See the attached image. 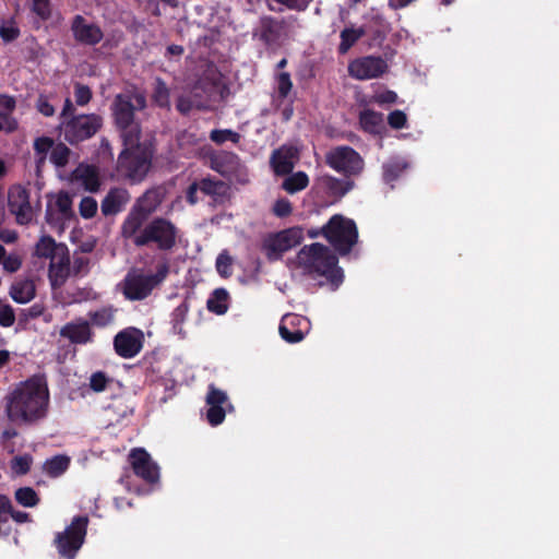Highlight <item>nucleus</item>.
I'll return each mask as SVG.
<instances>
[{"label":"nucleus","instance_id":"f257e3e1","mask_svg":"<svg viewBox=\"0 0 559 559\" xmlns=\"http://www.w3.org/2000/svg\"><path fill=\"white\" fill-rule=\"evenodd\" d=\"M145 106L146 99L141 93L119 94L112 104L115 121L121 130L124 144L118 163L121 168H126L131 177H138L148 169L147 157L138 155L140 128L134 121V110L144 109Z\"/></svg>","mask_w":559,"mask_h":559},{"label":"nucleus","instance_id":"f03ea898","mask_svg":"<svg viewBox=\"0 0 559 559\" xmlns=\"http://www.w3.org/2000/svg\"><path fill=\"white\" fill-rule=\"evenodd\" d=\"M49 391L40 378H31L19 383L5 396V413L10 421L32 425L47 416Z\"/></svg>","mask_w":559,"mask_h":559},{"label":"nucleus","instance_id":"7ed1b4c3","mask_svg":"<svg viewBox=\"0 0 559 559\" xmlns=\"http://www.w3.org/2000/svg\"><path fill=\"white\" fill-rule=\"evenodd\" d=\"M295 263L302 274L325 277L334 289L343 282V272L337 266V258L321 243L305 246L298 252Z\"/></svg>","mask_w":559,"mask_h":559},{"label":"nucleus","instance_id":"20e7f679","mask_svg":"<svg viewBox=\"0 0 559 559\" xmlns=\"http://www.w3.org/2000/svg\"><path fill=\"white\" fill-rule=\"evenodd\" d=\"M224 90L219 72L215 67H209L192 87L191 97L181 96L178 99L177 108L182 114H187L193 107L205 108L210 103L222 99Z\"/></svg>","mask_w":559,"mask_h":559},{"label":"nucleus","instance_id":"39448f33","mask_svg":"<svg viewBox=\"0 0 559 559\" xmlns=\"http://www.w3.org/2000/svg\"><path fill=\"white\" fill-rule=\"evenodd\" d=\"M168 266L163 264L157 272L146 273L143 270H131L123 281V294L130 300H142L158 286L167 276Z\"/></svg>","mask_w":559,"mask_h":559},{"label":"nucleus","instance_id":"423d86ee","mask_svg":"<svg viewBox=\"0 0 559 559\" xmlns=\"http://www.w3.org/2000/svg\"><path fill=\"white\" fill-rule=\"evenodd\" d=\"M322 235L340 253H347L356 243L358 233L354 221L336 214L322 227Z\"/></svg>","mask_w":559,"mask_h":559},{"label":"nucleus","instance_id":"0eeeda50","mask_svg":"<svg viewBox=\"0 0 559 559\" xmlns=\"http://www.w3.org/2000/svg\"><path fill=\"white\" fill-rule=\"evenodd\" d=\"M177 228L165 218H154L141 231L135 246L155 243L160 250L171 249L176 243Z\"/></svg>","mask_w":559,"mask_h":559},{"label":"nucleus","instance_id":"6e6552de","mask_svg":"<svg viewBox=\"0 0 559 559\" xmlns=\"http://www.w3.org/2000/svg\"><path fill=\"white\" fill-rule=\"evenodd\" d=\"M87 524V516H76L62 533L57 534L56 544L62 557L74 559L84 543Z\"/></svg>","mask_w":559,"mask_h":559},{"label":"nucleus","instance_id":"1a4fd4ad","mask_svg":"<svg viewBox=\"0 0 559 559\" xmlns=\"http://www.w3.org/2000/svg\"><path fill=\"white\" fill-rule=\"evenodd\" d=\"M102 126L98 115H78L62 122L64 139L70 143H76L91 138Z\"/></svg>","mask_w":559,"mask_h":559},{"label":"nucleus","instance_id":"9d476101","mask_svg":"<svg viewBox=\"0 0 559 559\" xmlns=\"http://www.w3.org/2000/svg\"><path fill=\"white\" fill-rule=\"evenodd\" d=\"M326 162L333 169L345 175H357L364 168L360 155L348 146H338L330 151Z\"/></svg>","mask_w":559,"mask_h":559},{"label":"nucleus","instance_id":"9b49d317","mask_svg":"<svg viewBox=\"0 0 559 559\" xmlns=\"http://www.w3.org/2000/svg\"><path fill=\"white\" fill-rule=\"evenodd\" d=\"M9 211L20 225L29 224L35 217L36 210L29 201V194L22 186H14L9 190Z\"/></svg>","mask_w":559,"mask_h":559},{"label":"nucleus","instance_id":"f8f14e48","mask_svg":"<svg viewBox=\"0 0 559 559\" xmlns=\"http://www.w3.org/2000/svg\"><path fill=\"white\" fill-rule=\"evenodd\" d=\"M388 70V63L380 57L367 56L349 62L348 73L356 80H371L379 78Z\"/></svg>","mask_w":559,"mask_h":559},{"label":"nucleus","instance_id":"ddd939ff","mask_svg":"<svg viewBox=\"0 0 559 559\" xmlns=\"http://www.w3.org/2000/svg\"><path fill=\"white\" fill-rule=\"evenodd\" d=\"M206 405V418L212 426L221 425L224 421L227 412H231L234 409L226 392L217 389L214 384L209 385Z\"/></svg>","mask_w":559,"mask_h":559},{"label":"nucleus","instance_id":"4468645a","mask_svg":"<svg viewBox=\"0 0 559 559\" xmlns=\"http://www.w3.org/2000/svg\"><path fill=\"white\" fill-rule=\"evenodd\" d=\"M304 239L301 227H292L277 233L266 242L267 255L270 259H277L283 252L299 245Z\"/></svg>","mask_w":559,"mask_h":559},{"label":"nucleus","instance_id":"2eb2a0df","mask_svg":"<svg viewBox=\"0 0 559 559\" xmlns=\"http://www.w3.org/2000/svg\"><path fill=\"white\" fill-rule=\"evenodd\" d=\"M143 332L135 328H128L119 332L114 341L115 349L120 357L132 358L143 346Z\"/></svg>","mask_w":559,"mask_h":559},{"label":"nucleus","instance_id":"dca6fc26","mask_svg":"<svg viewBox=\"0 0 559 559\" xmlns=\"http://www.w3.org/2000/svg\"><path fill=\"white\" fill-rule=\"evenodd\" d=\"M280 334L288 343H297L310 331V322L299 314H285L280 324Z\"/></svg>","mask_w":559,"mask_h":559},{"label":"nucleus","instance_id":"f3484780","mask_svg":"<svg viewBox=\"0 0 559 559\" xmlns=\"http://www.w3.org/2000/svg\"><path fill=\"white\" fill-rule=\"evenodd\" d=\"M129 457L132 468L138 476L148 483H154L158 479V467L145 450L134 449L131 451Z\"/></svg>","mask_w":559,"mask_h":559},{"label":"nucleus","instance_id":"a211bd4d","mask_svg":"<svg viewBox=\"0 0 559 559\" xmlns=\"http://www.w3.org/2000/svg\"><path fill=\"white\" fill-rule=\"evenodd\" d=\"M70 275V253L57 252L55 260L49 262L48 277L53 288L61 287Z\"/></svg>","mask_w":559,"mask_h":559},{"label":"nucleus","instance_id":"6ab92c4d","mask_svg":"<svg viewBox=\"0 0 559 559\" xmlns=\"http://www.w3.org/2000/svg\"><path fill=\"white\" fill-rule=\"evenodd\" d=\"M72 32L74 38L86 45H95L103 38L100 28L92 23H87L81 15H76L72 22Z\"/></svg>","mask_w":559,"mask_h":559},{"label":"nucleus","instance_id":"aec40b11","mask_svg":"<svg viewBox=\"0 0 559 559\" xmlns=\"http://www.w3.org/2000/svg\"><path fill=\"white\" fill-rule=\"evenodd\" d=\"M60 335L73 344H86L92 340L90 324L83 319L63 325L60 330Z\"/></svg>","mask_w":559,"mask_h":559},{"label":"nucleus","instance_id":"412c9836","mask_svg":"<svg viewBox=\"0 0 559 559\" xmlns=\"http://www.w3.org/2000/svg\"><path fill=\"white\" fill-rule=\"evenodd\" d=\"M298 158V150L294 146H282L276 150L271 158L273 168L276 174H288Z\"/></svg>","mask_w":559,"mask_h":559},{"label":"nucleus","instance_id":"4be33fe9","mask_svg":"<svg viewBox=\"0 0 559 559\" xmlns=\"http://www.w3.org/2000/svg\"><path fill=\"white\" fill-rule=\"evenodd\" d=\"M72 181L85 190L95 192L99 188L97 169L90 165H79L72 174Z\"/></svg>","mask_w":559,"mask_h":559},{"label":"nucleus","instance_id":"5701e85b","mask_svg":"<svg viewBox=\"0 0 559 559\" xmlns=\"http://www.w3.org/2000/svg\"><path fill=\"white\" fill-rule=\"evenodd\" d=\"M130 200L127 190L116 188L111 189L102 202V212L104 215H115L123 210Z\"/></svg>","mask_w":559,"mask_h":559},{"label":"nucleus","instance_id":"b1692460","mask_svg":"<svg viewBox=\"0 0 559 559\" xmlns=\"http://www.w3.org/2000/svg\"><path fill=\"white\" fill-rule=\"evenodd\" d=\"M146 219L147 216L133 206L122 224V236L127 239H131L135 245V240L141 235L142 226Z\"/></svg>","mask_w":559,"mask_h":559},{"label":"nucleus","instance_id":"393cba45","mask_svg":"<svg viewBox=\"0 0 559 559\" xmlns=\"http://www.w3.org/2000/svg\"><path fill=\"white\" fill-rule=\"evenodd\" d=\"M68 248L63 243H57L49 236H41L35 246V255L51 262L55 260L57 252H64Z\"/></svg>","mask_w":559,"mask_h":559},{"label":"nucleus","instance_id":"a878e982","mask_svg":"<svg viewBox=\"0 0 559 559\" xmlns=\"http://www.w3.org/2000/svg\"><path fill=\"white\" fill-rule=\"evenodd\" d=\"M12 299L19 304H27L35 296V285L29 280L15 282L10 289Z\"/></svg>","mask_w":559,"mask_h":559},{"label":"nucleus","instance_id":"bb28decb","mask_svg":"<svg viewBox=\"0 0 559 559\" xmlns=\"http://www.w3.org/2000/svg\"><path fill=\"white\" fill-rule=\"evenodd\" d=\"M212 168L224 176H229L239 165L238 157L231 153H222L211 160Z\"/></svg>","mask_w":559,"mask_h":559},{"label":"nucleus","instance_id":"cd10ccee","mask_svg":"<svg viewBox=\"0 0 559 559\" xmlns=\"http://www.w3.org/2000/svg\"><path fill=\"white\" fill-rule=\"evenodd\" d=\"M360 126L369 133H379L383 128V115L370 109L361 111L359 117Z\"/></svg>","mask_w":559,"mask_h":559},{"label":"nucleus","instance_id":"c85d7f7f","mask_svg":"<svg viewBox=\"0 0 559 559\" xmlns=\"http://www.w3.org/2000/svg\"><path fill=\"white\" fill-rule=\"evenodd\" d=\"M320 183L325 188L330 194L342 197L353 188V182L349 180H340L331 176H323L320 178Z\"/></svg>","mask_w":559,"mask_h":559},{"label":"nucleus","instance_id":"c756f323","mask_svg":"<svg viewBox=\"0 0 559 559\" xmlns=\"http://www.w3.org/2000/svg\"><path fill=\"white\" fill-rule=\"evenodd\" d=\"M159 203V194L156 191H148L138 200L134 207L148 217L153 212L156 211Z\"/></svg>","mask_w":559,"mask_h":559},{"label":"nucleus","instance_id":"7c9ffc66","mask_svg":"<svg viewBox=\"0 0 559 559\" xmlns=\"http://www.w3.org/2000/svg\"><path fill=\"white\" fill-rule=\"evenodd\" d=\"M308 183H309V178L306 175V173L297 171V173L288 176L283 181L282 187L286 192L294 194L298 191L304 190L308 186Z\"/></svg>","mask_w":559,"mask_h":559},{"label":"nucleus","instance_id":"2f4dec72","mask_svg":"<svg viewBox=\"0 0 559 559\" xmlns=\"http://www.w3.org/2000/svg\"><path fill=\"white\" fill-rule=\"evenodd\" d=\"M365 35V31L362 28H345L341 33V44L338 46V51L341 53H346L352 46L362 36Z\"/></svg>","mask_w":559,"mask_h":559},{"label":"nucleus","instance_id":"473e14b6","mask_svg":"<svg viewBox=\"0 0 559 559\" xmlns=\"http://www.w3.org/2000/svg\"><path fill=\"white\" fill-rule=\"evenodd\" d=\"M228 294L225 289H216L213 296L207 300V308L216 314H224L227 309Z\"/></svg>","mask_w":559,"mask_h":559},{"label":"nucleus","instance_id":"72a5a7b5","mask_svg":"<svg viewBox=\"0 0 559 559\" xmlns=\"http://www.w3.org/2000/svg\"><path fill=\"white\" fill-rule=\"evenodd\" d=\"M189 306L186 301L181 302L171 313V324L174 332L180 336H185L183 323L186 322Z\"/></svg>","mask_w":559,"mask_h":559},{"label":"nucleus","instance_id":"f704fd0d","mask_svg":"<svg viewBox=\"0 0 559 559\" xmlns=\"http://www.w3.org/2000/svg\"><path fill=\"white\" fill-rule=\"evenodd\" d=\"M200 190L205 194L215 197V201H218L226 195L227 186L221 181L204 179L200 183Z\"/></svg>","mask_w":559,"mask_h":559},{"label":"nucleus","instance_id":"c9c22d12","mask_svg":"<svg viewBox=\"0 0 559 559\" xmlns=\"http://www.w3.org/2000/svg\"><path fill=\"white\" fill-rule=\"evenodd\" d=\"M69 466V459L67 456L58 455L50 460H47L44 465L45 472L52 476L57 477L64 473Z\"/></svg>","mask_w":559,"mask_h":559},{"label":"nucleus","instance_id":"e433bc0d","mask_svg":"<svg viewBox=\"0 0 559 559\" xmlns=\"http://www.w3.org/2000/svg\"><path fill=\"white\" fill-rule=\"evenodd\" d=\"M407 167V163L404 159L396 158L388 162L383 166V178L386 182L395 180Z\"/></svg>","mask_w":559,"mask_h":559},{"label":"nucleus","instance_id":"4c0bfd02","mask_svg":"<svg viewBox=\"0 0 559 559\" xmlns=\"http://www.w3.org/2000/svg\"><path fill=\"white\" fill-rule=\"evenodd\" d=\"M53 146H55V143L50 138L41 136V138H38L35 140L34 148L38 156L37 162H36L38 169L45 163L47 153L49 151H52Z\"/></svg>","mask_w":559,"mask_h":559},{"label":"nucleus","instance_id":"58836bf2","mask_svg":"<svg viewBox=\"0 0 559 559\" xmlns=\"http://www.w3.org/2000/svg\"><path fill=\"white\" fill-rule=\"evenodd\" d=\"M15 500L25 508H33L39 501L37 493L31 487L17 489L15 491Z\"/></svg>","mask_w":559,"mask_h":559},{"label":"nucleus","instance_id":"ea45409f","mask_svg":"<svg viewBox=\"0 0 559 559\" xmlns=\"http://www.w3.org/2000/svg\"><path fill=\"white\" fill-rule=\"evenodd\" d=\"M115 310L111 307H104L90 313V319L94 325L106 326L114 321Z\"/></svg>","mask_w":559,"mask_h":559},{"label":"nucleus","instance_id":"a19ab883","mask_svg":"<svg viewBox=\"0 0 559 559\" xmlns=\"http://www.w3.org/2000/svg\"><path fill=\"white\" fill-rule=\"evenodd\" d=\"M71 151L62 143L56 144L50 154V160L56 167H64L70 158Z\"/></svg>","mask_w":559,"mask_h":559},{"label":"nucleus","instance_id":"79ce46f5","mask_svg":"<svg viewBox=\"0 0 559 559\" xmlns=\"http://www.w3.org/2000/svg\"><path fill=\"white\" fill-rule=\"evenodd\" d=\"M153 99L160 107H169V104H170L169 90L166 86L165 82L162 81L160 79H156V81H155Z\"/></svg>","mask_w":559,"mask_h":559},{"label":"nucleus","instance_id":"37998d69","mask_svg":"<svg viewBox=\"0 0 559 559\" xmlns=\"http://www.w3.org/2000/svg\"><path fill=\"white\" fill-rule=\"evenodd\" d=\"M55 205L63 218L73 216L72 198L68 192H59L56 197Z\"/></svg>","mask_w":559,"mask_h":559},{"label":"nucleus","instance_id":"c03bdc74","mask_svg":"<svg viewBox=\"0 0 559 559\" xmlns=\"http://www.w3.org/2000/svg\"><path fill=\"white\" fill-rule=\"evenodd\" d=\"M239 138L240 136L238 133L229 129L213 130L210 134V139L217 144H223L227 141L237 143L239 141Z\"/></svg>","mask_w":559,"mask_h":559},{"label":"nucleus","instance_id":"a18cd8bd","mask_svg":"<svg viewBox=\"0 0 559 559\" xmlns=\"http://www.w3.org/2000/svg\"><path fill=\"white\" fill-rule=\"evenodd\" d=\"M98 205L94 198L85 197L80 202V214L83 218H92L97 212Z\"/></svg>","mask_w":559,"mask_h":559},{"label":"nucleus","instance_id":"49530a36","mask_svg":"<svg viewBox=\"0 0 559 559\" xmlns=\"http://www.w3.org/2000/svg\"><path fill=\"white\" fill-rule=\"evenodd\" d=\"M292 203L286 198L277 199L272 206V213L277 217H286L292 214Z\"/></svg>","mask_w":559,"mask_h":559},{"label":"nucleus","instance_id":"de8ad7c7","mask_svg":"<svg viewBox=\"0 0 559 559\" xmlns=\"http://www.w3.org/2000/svg\"><path fill=\"white\" fill-rule=\"evenodd\" d=\"M277 93L281 97H287L292 91L293 83L287 72H282L276 78Z\"/></svg>","mask_w":559,"mask_h":559},{"label":"nucleus","instance_id":"09e8293b","mask_svg":"<svg viewBox=\"0 0 559 559\" xmlns=\"http://www.w3.org/2000/svg\"><path fill=\"white\" fill-rule=\"evenodd\" d=\"M216 270L224 277H227L231 274V258L227 254L226 251H223L218 254L216 259Z\"/></svg>","mask_w":559,"mask_h":559},{"label":"nucleus","instance_id":"8fccbe9b","mask_svg":"<svg viewBox=\"0 0 559 559\" xmlns=\"http://www.w3.org/2000/svg\"><path fill=\"white\" fill-rule=\"evenodd\" d=\"M109 382V378L102 371L94 372L90 378V386L94 392H103Z\"/></svg>","mask_w":559,"mask_h":559},{"label":"nucleus","instance_id":"3c124183","mask_svg":"<svg viewBox=\"0 0 559 559\" xmlns=\"http://www.w3.org/2000/svg\"><path fill=\"white\" fill-rule=\"evenodd\" d=\"M32 459L28 455L16 456L12 460L11 468L14 473L22 475L29 471Z\"/></svg>","mask_w":559,"mask_h":559},{"label":"nucleus","instance_id":"603ef678","mask_svg":"<svg viewBox=\"0 0 559 559\" xmlns=\"http://www.w3.org/2000/svg\"><path fill=\"white\" fill-rule=\"evenodd\" d=\"M32 8L41 20H47L51 15L49 0H32Z\"/></svg>","mask_w":559,"mask_h":559},{"label":"nucleus","instance_id":"864d4df0","mask_svg":"<svg viewBox=\"0 0 559 559\" xmlns=\"http://www.w3.org/2000/svg\"><path fill=\"white\" fill-rule=\"evenodd\" d=\"M75 103L79 106L86 105L92 98V92L88 86L76 83L74 90Z\"/></svg>","mask_w":559,"mask_h":559},{"label":"nucleus","instance_id":"5fc2aeb1","mask_svg":"<svg viewBox=\"0 0 559 559\" xmlns=\"http://www.w3.org/2000/svg\"><path fill=\"white\" fill-rule=\"evenodd\" d=\"M15 322V314L11 306L4 305L0 307V325L9 328Z\"/></svg>","mask_w":559,"mask_h":559},{"label":"nucleus","instance_id":"6e6d98bb","mask_svg":"<svg viewBox=\"0 0 559 559\" xmlns=\"http://www.w3.org/2000/svg\"><path fill=\"white\" fill-rule=\"evenodd\" d=\"M407 121L406 114L402 110H394L388 116L389 124L394 129H402Z\"/></svg>","mask_w":559,"mask_h":559},{"label":"nucleus","instance_id":"4d7b16f0","mask_svg":"<svg viewBox=\"0 0 559 559\" xmlns=\"http://www.w3.org/2000/svg\"><path fill=\"white\" fill-rule=\"evenodd\" d=\"M36 108L37 110L46 116V117H51L55 115V107L53 105L49 102L48 97L45 96V95H40L36 102Z\"/></svg>","mask_w":559,"mask_h":559},{"label":"nucleus","instance_id":"13d9d810","mask_svg":"<svg viewBox=\"0 0 559 559\" xmlns=\"http://www.w3.org/2000/svg\"><path fill=\"white\" fill-rule=\"evenodd\" d=\"M0 264L5 271L13 273L21 267L22 261L17 254H7Z\"/></svg>","mask_w":559,"mask_h":559},{"label":"nucleus","instance_id":"bf43d9fd","mask_svg":"<svg viewBox=\"0 0 559 559\" xmlns=\"http://www.w3.org/2000/svg\"><path fill=\"white\" fill-rule=\"evenodd\" d=\"M10 512H12L10 499L4 495H0V525L8 521Z\"/></svg>","mask_w":559,"mask_h":559},{"label":"nucleus","instance_id":"052dcab7","mask_svg":"<svg viewBox=\"0 0 559 559\" xmlns=\"http://www.w3.org/2000/svg\"><path fill=\"white\" fill-rule=\"evenodd\" d=\"M15 107V102L12 97L0 95V117L11 112Z\"/></svg>","mask_w":559,"mask_h":559},{"label":"nucleus","instance_id":"680f3d73","mask_svg":"<svg viewBox=\"0 0 559 559\" xmlns=\"http://www.w3.org/2000/svg\"><path fill=\"white\" fill-rule=\"evenodd\" d=\"M0 35L5 41H10L17 37L19 29L13 24H3L0 28Z\"/></svg>","mask_w":559,"mask_h":559},{"label":"nucleus","instance_id":"e2e57ef3","mask_svg":"<svg viewBox=\"0 0 559 559\" xmlns=\"http://www.w3.org/2000/svg\"><path fill=\"white\" fill-rule=\"evenodd\" d=\"M376 103L382 105V104H393L397 100V95L393 91H385L378 93L374 96Z\"/></svg>","mask_w":559,"mask_h":559},{"label":"nucleus","instance_id":"0e129e2a","mask_svg":"<svg viewBox=\"0 0 559 559\" xmlns=\"http://www.w3.org/2000/svg\"><path fill=\"white\" fill-rule=\"evenodd\" d=\"M74 106L70 98H67L63 105V109L61 111V121L67 122L71 117H75L73 115Z\"/></svg>","mask_w":559,"mask_h":559},{"label":"nucleus","instance_id":"69168bd1","mask_svg":"<svg viewBox=\"0 0 559 559\" xmlns=\"http://www.w3.org/2000/svg\"><path fill=\"white\" fill-rule=\"evenodd\" d=\"M292 9H305L311 0H277Z\"/></svg>","mask_w":559,"mask_h":559},{"label":"nucleus","instance_id":"338daca9","mask_svg":"<svg viewBox=\"0 0 559 559\" xmlns=\"http://www.w3.org/2000/svg\"><path fill=\"white\" fill-rule=\"evenodd\" d=\"M17 239V234L11 229H1L0 230V240L12 243Z\"/></svg>","mask_w":559,"mask_h":559},{"label":"nucleus","instance_id":"774afa93","mask_svg":"<svg viewBox=\"0 0 559 559\" xmlns=\"http://www.w3.org/2000/svg\"><path fill=\"white\" fill-rule=\"evenodd\" d=\"M200 189V187L198 186V183H192L189 188H188V191H187V200L190 204H195L197 203V192L198 190Z\"/></svg>","mask_w":559,"mask_h":559}]
</instances>
